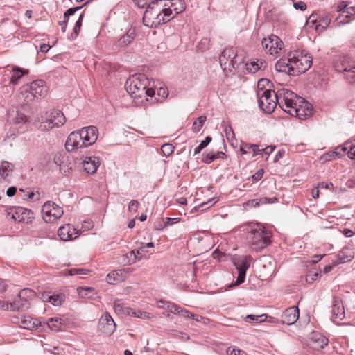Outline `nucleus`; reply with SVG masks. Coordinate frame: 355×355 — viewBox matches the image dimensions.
Segmentation results:
<instances>
[{
	"mask_svg": "<svg viewBox=\"0 0 355 355\" xmlns=\"http://www.w3.org/2000/svg\"><path fill=\"white\" fill-rule=\"evenodd\" d=\"M275 148V146H268L263 148V146L244 142H242L240 146V151L242 154H252V155H270Z\"/></svg>",
	"mask_w": 355,
	"mask_h": 355,
	"instance_id": "nucleus-10",
	"label": "nucleus"
},
{
	"mask_svg": "<svg viewBox=\"0 0 355 355\" xmlns=\"http://www.w3.org/2000/svg\"><path fill=\"white\" fill-rule=\"evenodd\" d=\"M246 66V70L251 73H255L257 72L259 69H264L266 67V63L265 62H263L262 60H252L250 62H248L245 64Z\"/></svg>",
	"mask_w": 355,
	"mask_h": 355,
	"instance_id": "nucleus-30",
	"label": "nucleus"
},
{
	"mask_svg": "<svg viewBox=\"0 0 355 355\" xmlns=\"http://www.w3.org/2000/svg\"><path fill=\"white\" fill-rule=\"evenodd\" d=\"M206 120L207 117L205 116H201L197 118L192 125V130L194 132H198L202 129Z\"/></svg>",
	"mask_w": 355,
	"mask_h": 355,
	"instance_id": "nucleus-38",
	"label": "nucleus"
},
{
	"mask_svg": "<svg viewBox=\"0 0 355 355\" xmlns=\"http://www.w3.org/2000/svg\"><path fill=\"white\" fill-rule=\"evenodd\" d=\"M277 199L276 198H270L264 197V198H260L259 200L253 199V200L249 201L248 204L250 205L251 206L257 207V206H259V204L272 203V202L277 201Z\"/></svg>",
	"mask_w": 355,
	"mask_h": 355,
	"instance_id": "nucleus-37",
	"label": "nucleus"
},
{
	"mask_svg": "<svg viewBox=\"0 0 355 355\" xmlns=\"http://www.w3.org/2000/svg\"><path fill=\"white\" fill-rule=\"evenodd\" d=\"M164 9L167 15H168V21L173 19L177 15L182 12L186 8L185 2L183 0L169 1L164 6Z\"/></svg>",
	"mask_w": 355,
	"mask_h": 355,
	"instance_id": "nucleus-13",
	"label": "nucleus"
},
{
	"mask_svg": "<svg viewBox=\"0 0 355 355\" xmlns=\"http://www.w3.org/2000/svg\"><path fill=\"white\" fill-rule=\"evenodd\" d=\"M139 205V203L137 200H132L130 202H129V205H128V210L130 211V212H136L137 210V208Z\"/></svg>",
	"mask_w": 355,
	"mask_h": 355,
	"instance_id": "nucleus-59",
	"label": "nucleus"
},
{
	"mask_svg": "<svg viewBox=\"0 0 355 355\" xmlns=\"http://www.w3.org/2000/svg\"><path fill=\"white\" fill-rule=\"evenodd\" d=\"M198 49L201 51H206L207 49H209V41L207 38L205 37V38H202L198 45Z\"/></svg>",
	"mask_w": 355,
	"mask_h": 355,
	"instance_id": "nucleus-49",
	"label": "nucleus"
},
{
	"mask_svg": "<svg viewBox=\"0 0 355 355\" xmlns=\"http://www.w3.org/2000/svg\"><path fill=\"white\" fill-rule=\"evenodd\" d=\"M17 98L18 101L23 104L31 103L35 99L31 90L25 89V85L20 88Z\"/></svg>",
	"mask_w": 355,
	"mask_h": 355,
	"instance_id": "nucleus-26",
	"label": "nucleus"
},
{
	"mask_svg": "<svg viewBox=\"0 0 355 355\" xmlns=\"http://www.w3.org/2000/svg\"><path fill=\"white\" fill-rule=\"evenodd\" d=\"M135 37V30L129 29L126 34L123 35L117 42V45L121 47L125 46L129 44Z\"/></svg>",
	"mask_w": 355,
	"mask_h": 355,
	"instance_id": "nucleus-32",
	"label": "nucleus"
},
{
	"mask_svg": "<svg viewBox=\"0 0 355 355\" xmlns=\"http://www.w3.org/2000/svg\"><path fill=\"white\" fill-rule=\"evenodd\" d=\"M354 253L349 248H344L339 252L337 260L334 262V266L351 261L354 257Z\"/></svg>",
	"mask_w": 355,
	"mask_h": 355,
	"instance_id": "nucleus-25",
	"label": "nucleus"
},
{
	"mask_svg": "<svg viewBox=\"0 0 355 355\" xmlns=\"http://www.w3.org/2000/svg\"><path fill=\"white\" fill-rule=\"evenodd\" d=\"M146 247L142 245L139 249L137 250L135 254L137 255V259L140 260L146 253Z\"/></svg>",
	"mask_w": 355,
	"mask_h": 355,
	"instance_id": "nucleus-64",
	"label": "nucleus"
},
{
	"mask_svg": "<svg viewBox=\"0 0 355 355\" xmlns=\"http://www.w3.org/2000/svg\"><path fill=\"white\" fill-rule=\"evenodd\" d=\"M355 155V141L345 142L343 146L336 147L331 153H324L322 155Z\"/></svg>",
	"mask_w": 355,
	"mask_h": 355,
	"instance_id": "nucleus-15",
	"label": "nucleus"
},
{
	"mask_svg": "<svg viewBox=\"0 0 355 355\" xmlns=\"http://www.w3.org/2000/svg\"><path fill=\"white\" fill-rule=\"evenodd\" d=\"M277 98L279 106L291 116L303 120L311 115V105L292 91L279 89Z\"/></svg>",
	"mask_w": 355,
	"mask_h": 355,
	"instance_id": "nucleus-2",
	"label": "nucleus"
},
{
	"mask_svg": "<svg viewBox=\"0 0 355 355\" xmlns=\"http://www.w3.org/2000/svg\"><path fill=\"white\" fill-rule=\"evenodd\" d=\"M51 112H40L36 117L34 121H36L37 123H40L50 119Z\"/></svg>",
	"mask_w": 355,
	"mask_h": 355,
	"instance_id": "nucleus-47",
	"label": "nucleus"
},
{
	"mask_svg": "<svg viewBox=\"0 0 355 355\" xmlns=\"http://www.w3.org/2000/svg\"><path fill=\"white\" fill-rule=\"evenodd\" d=\"M51 121L53 122V126H61L65 123V116L62 112L59 110L51 111V115H49Z\"/></svg>",
	"mask_w": 355,
	"mask_h": 355,
	"instance_id": "nucleus-28",
	"label": "nucleus"
},
{
	"mask_svg": "<svg viewBox=\"0 0 355 355\" xmlns=\"http://www.w3.org/2000/svg\"><path fill=\"white\" fill-rule=\"evenodd\" d=\"M98 166V157H85V159L83 161V168L87 173H95Z\"/></svg>",
	"mask_w": 355,
	"mask_h": 355,
	"instance_id": "nucleus-21",
	"label": "nucleus"
},
{
	"mask_svg": "<svg viewBox=\"0 0 355 355\" xmlns=\"http://www.w3.org/2000/svg\"><path fill=\"white\" fill-rule=\"evenodd\" d=\"M99 325L101 327L103 331L107 335L112 334L116 329V324L107 313L103 314L99 320Z\"/></svg>",
	"mask_w": 355,
	"mask_h": 355,
	"instance_id": "nucleus-16",
	"label": "nucleus"
},
{
	"mask_svg": "<svg viewBox=\"0 0 355 355\" xmlns=\"http://www.w3.org/2000/svg\"><path fill=\"white\" fill-rule=\"evenodd\" d=\"M216 202L217 200H216L215 198H212L199 204L198 207L202 208V209H207V208L212 207Z\"/></svg>",
	"mask_w": 355,
	"mask_h": 355,
	"instance_id": "nucleus-51",
	"label": "nucleus"
},
{
	"mask_svg": "<svg viewBox=\"0 0 355 355\" xmlns=\"http://www.w3.org/2000/svg\"><path fill=\"white\" fill-rule=\"evenodd\" d=\"M163 155H171L174 151V146L170 144H166L161 147Z\"/></svg>",
	"mask_w": 355,
	"mask_h": 355,
	"instance_id": "nucleus-48",
	"label": "nucleus"
},
{
	"mask_svg": "<svg viewBox=\"0 0 355 355\" xmlns=\"http://www.w3.org/2000/svg\"><path fill=\"white\" fill-rule=\"evenodd\" d=\"M330 21L331 19L327 16L320 18L318 24L316 26V30H324L329 25Z\"/></svg>",
	"mask_w": 355,
	"mask_h": 355,
	"instance_id": "nucleus-42",
	"label": "nucleus"
},
{
	"mask_svg": "<svg viewBox=\"0 0 355 355\" xmlns=\"http://www.w3.org/2000/svg\"><path fill=\"white\" fill-rule=\"evenodd\" d=\"M261 45L266 53L277 56L282 51L284 44L279 37L271 35L269 37L262 40Z\"/></svg>",
	"mask_w": 355,
	"mask_h": 355,
	"instance_id": "nucleus-9",
	"label": "nucleus"
},
{
	"mask_svg": "<svg viewBox=\"0 0 355 355\" xmlns=\"http://www.w3.org/2000/svg\"><path fill=\"white\" fill-rule=\"evenodd\" d=\"M312 338L317 339L316 343L317 345L315 347H320L321 349L324 348L325 346L328 344V340L324 336L318 334V333H313L312 336Z\"/></svg>",
	"mask_w": 355,
	"mask_h": 355,
	"instance_id": "nucleus-39",
	"label": "nucleus"
},
{
	"mask_svg": "<svg viewBox=\"0 0 355 355\" xmlns=\"http://www.w3.org/2000/svg\"><path fill=\"white\" fill-rule=\"evenodd\" d=\"M69 157H54V162L59 166L61 173L67 174L71 170V167L69 166Z\"/></svg>",
	"mask_w": 355,
	"mask_h": 355,
	"instance_id": "nucleus-29",
	"label": "nucleus"
},
{
	"mask_svg": "<svg viewBox=\"0 0 355 355\" xmlns=\"http://www.w3.org/2000/svg\"><path fill=\"white\" fill-rule=\"evenodd\" d=\"M83 15H80L78 19L76 21V24H75V26H74V28H73V31H74V33L76 35H78L80 31V28H81V26H82V22H83Z\"/></svg>",
	"mask_w": 355,
	"mask_h": 355,
	"instance_id": "nucleus-56",
	"label": "nucleus"
},
{
	"mask_svg": "<svg viewBox=\"0 0 355 355\" xmlns=\"http://www.w3.org/2000/svg\"><path fill=\"white\" fill-rule=\"evenodd\" d=\"M31 215H33V212L30 209L21 207L15 208L14 213L8 214L11 218L18 222H24L26 219H29Z\"/></svg>",
	"mask_w": 355,
	"mask_h": 355,
	"instance_id": "nucleus-20",
	"label": "nucleus"
},
{
	"mask_svg": "<svg viewBox=\"0 0 355 355\" xmlns=\"http://www.w3.org/2000/svg\"><path fill=\"white\" fill-rule=\"evenodd\" d=\"M332 316L334 320H342L345 318V308L340 299H334L332 306Z\"/></svg>",
	"mask_w": 355,
	"mask_h": 355,
	"instance_id": "nucleus-22",
	"label": "nucleus"
},
{
	"mask_svg": "<svg viewBox=\"0 0 355 355\" xmlns=\"http://www.w3.org/2000/svg\"><path fill=\"white\" fill-rule=\"evenodd\" d=\"M312 62L313 58L307 51L293 50L276 62L275 69L279 72L295 76L309 69Z\"/></svg>",
	"mask_w": 355,
	"mask_h": 355,
	"instance_id": "nucleus-1",
	"label": "nucleus"
},
{
	"mask_svg": "<svg viewBox=\"0 0 355 355\" xmlns=\"http://www.w3.org/2000/svg\"><path fill=\"white\" fill-rule=\"evenodd\" d=\"M148 83V79L144 74H135L126 80L125 87L130 95L142 98Z\"/></svg>",
	"mask_w": 355,
	"mask_h": 355,
	"instance_id": "nucleus-6",
	"label": "nucleus"
},
{
	"mask_svg": "<svg viewBox=\"0 0 355 355\" xmlns=\"http://www.w3.org/2000/svg\"><path fill=\"white\" fill-rule=\"evenodd\" d=\"M246 319L255 321L256 322H261L266 319V315L263 314L261 315H248L246 316Z\"/></svg>",
	"mask_w": 355,
	"mask_h": 355,
	"instance_id": "nucleus-53",
	"label": "nucleus"
},
{
	"mask_svg": "<svg viewBox=\"0 0 355 355\" xmlns=\"http://www.w3.org/2000/svg\"><path fill=\"white\" fill-rule=\"evenodd\" d=\"M318 275H319V273L317 272H311V273L307 275L306 277V282L309 284H312L314 281L318 279Z\"/></svg>",
	"mask_w": 355,
	"mask_h": 355,
	"instance_id": "nucleus-61",
	"label": "nucleus"
},
{
	"mask_svg": "<svg viewBox=\"0 0 355 355\" xmlns=\"http://www.w3.org/2000/svg\"><path fill=\"white\" fill-rule=\"evenodd\" d=\"M341 67H337V70L343 71L345 78L350 83H355V66L347 62V59L344 58L342 61Z\"/></svg>",
	"mask_w": 355,
	"mask_h": 355,
	"instance_id": "nucleus-19",
	"label": "nucleus"
},
{
	"mask_svg": "<svg viewBox=\"0 0 355 355\" xmlns=\"http://www.w3.org/2000/svg\"><path fill=\"white\" fill-rule=\"evenodd\" d=\"M78 294L81 297H86L87 295H88L89 293H91V292L94 291V288H92V287L78 288Z\"/></svg>",
	"mask_w": 355,
	"mask_h": 355,
	"instance_id": "nucleus-57",
	"label": "nucleus"
},
{
	"mask_svg": "<svg viewBox=\"0 0 355 355\" xmlns=\"http://www.w3.org/2000/svg\"><path fill=\"white\" fill-rule=\"evenodd\" d=\"M182 309V308H181L178 304H175L171 302V305H170V309L168 311H170L174 314H180Z\"/></svg>",
	"mask_w": 355,
	"mask_h": 355,
	"instance_id": "nucleus-62",
	"label": "nucleus"
},
{
	"mask_svg": "<svg viewBox=\"0 0 355 355\" xmlns=\"http://www.w3.org/2000/svg\"><path fill=\"white\" fill-rule=\"evenodd\" d=\"M119 271H113L109 273L106 277V281L110 284H114L119 280Z\"/></svg>",
	"mask_w": 355,
	"mask_h": 355,
	"instance_id": "nucleus-44",
	"label": "nucleus"
},
{
	"mask_svg": "<svg viewBox=\"0 0 355 355\" xmlns=\"http://www.w3.org/2000/svg\"><path fill=\"white\" fill-rule=\"evenodd\" d=\"M149 315L150 314L147 312H142L141 311H136L132 309L131 314L130 315H133L135 317L140 318H149Z\"/></svg>",
	"mask_w": 355,
	"mask_h": 355,
	"instance_id": "nucleus-55",
	"label": "nucleus"
},
{
	"mask_svg": "<svg viewBox=\"0 0 355 355\" xmlns=\"http://www.w3.org/2000/svg\"><path fill=\"white\" fill-rule=\"evenodd\" d=\"M88 272V270H85L83 268H71L69 270V274L70 275H87Z\"/></svg>",
	"mask_w": 355,
	"mask_h": 355,
	"instance_id": "nucleus-52",
	"label": "nucleus"
},
{
	"mask_svg": "<svg viewBox=\"0 0 355 355\" xmlns=\"http://www.w3.org/2000/svg\"><path fill=\"white\" fill-rule=\"evenodd\" d=\"M0 309L4 310V311H13L12 302L8 303V302L0 300Z\"/></svg>",
	"mask_w": 355,
	"mask_h": 355,
	"instance_id": "nucleus-58",
	"label": "nucleus"
},
{
	"mask_svg": "<svg viewBox=\"0 0 355 355\" xmlns=\"http://www.w3.org/2000/svg\"><path fill=\"white\" fill-rule=\"evenodd\" d=\"M40 322L35 318H24L21 320L20 326L26 329L32 330L37 328Z\"/></svg>",
	"mask_w": 355,
	"mask_h": 355,
	"instance_id": "nucleus-31",
	"label": "nucleus"
},
{
	"mask_svg": "<svg viewBox=\"0 0 355 355\" xmlns=\"http://www.w3.org/2000/svg\"><path fill=\"white\" fill-rule=\"evenodd\" d=\"M32 295H33V292L31 290H21L19 293L17 297L15 298L13 302H12V311H24L28 309L30 307V302L25 297H31Z\"/></svg>",
	"mask_w": 355,
	"mask_h": 355,
	"instance_id": "nucleus-12",
	"label": "nucleus"
},
{
	"mask_svg": "<svg viewBox=\"0 0 355 355\" xmlns=\"http://www.w3.org/2000/svg\"><path fill=\"white\" fill-rule=\"evenodd\" d=\"M98 130L96 126L82 128L71 132L66 141L65 148L68 152H73L94 144L98 139Z\"/></svg>",
	"mask_w": 355,
	"mask_h": 355,
	"instance_id": "nucleus-3",
	"label": "nucleus"
},
{
	"mask_svg": "<svg viewBox=\"0 0 355 355\" xmlns=\"http://www.w3.org/2000/svg\"><path fill=\"white\" fill-rule=\"evenodd\" d=\"M278 93L279 89L276 93H273L272 94L270 89L259 88L257 92V96L258 98L259 107L266 113L272 112L277 105H279L277 98Z\"/></svg>",
	"mask_w": 355,
	"mask_h": 355,
	"instance_id": "nucleus-7",
	"label": "nucleus"
},
{
	"mask_svg": "<svg viewBox=\"0 0 355 355\" xmlns=\"http://www.w3.org/2000/svg\"><path fill=\"white\" fill-rule=\"evenodd\" d=\"M236 57V53L233 47L227 48L221 53L219 62L221 66H234V60Z\"/></svg>",
	"mask_w": 355,
	"mask_h": 355,
	"instance_id": "nucleus-18",
	"label": "nucleus"
},
{
	"mask_svg": "<svg viewBox=\"0 0 355 355\" xmlns=\"http://www.w3.org/2000/svg\"><path fill=\"white\" fill-rule=\"evenodd\" d=\"M53 122L51 121V119L47 120V121H45L44 122H42L40 123H37L36 121H34L33 122V124L38 128L40 129V130L42 131H49L50 130H51L54 126L52 123Z\"/></svg>",
	"mask_w": 355,
	"mask_h": 355,
	"instance_id": "nucleus-41",
	"label": "nucleus"
},
{
	"mask_svg": "<svg viewBox=\"0 0 355 355\" xmlns=\"http://www.w3.org/2000/svg\"><path fill=\"white\" fill-rule=\"evenodd\" d=\"M170 305H171V302L168 301L161 300L157 302V306L160 309H166L169 311Z\"/></svg>",
	"mask_w": 355,
	"mask_h": 355,
	"instance_id": "nucleus-60",
	"label": "nucleus"
},
{
	"mask_svg": "<svg viewBox=\"0 0 355 355\" xmlns=\"http://www.w3.org/2000/svg\"><path fill=\"white\" fill-rule=\"evenodd\" d=\"M46 300L51 302L52 304L55 306H58L61 304V302L62 300V296L58 295H47Z\"/></svg>",
	"mask_w": 355,
	"mask_h": 355,
	"instance_id": "nucleus-45",
	"label": "nucleus"
},
{
	"mask_svg": "<svg viewBox=\"0 0 355 355\" xmlns=\"http://www.w3.org/2000/svg\"><path fill=\"white\" fill-rule=\"evenodd\" d=\"M355 15V7L351 6L347 7L343 14H340L338 17L336 18L338 24H345L349 22V19Z\"/></svg>",
	"mask_w": 355,
	"mask_h": 355,
	"instance_id": "nucleus-27",
	"label": "nucleus"
},
{
	"mask_svg": "<svg viewBox=\"0 0 355 355\" xmlns=\"http://www.w3.org/2000/svg\"><path fill=\"white\" fill-rule=\"evenodd\" d=\"M299 309L297 306H292L284 311L282 315V322L291 325L294 324L299 318Z\"/></svg>",
	"mask_w": 355,
	"mask_h": 355,
	"instance_id": "nucleus-17",
	"label": "nucleus"
},
{
	"mask_svg": "<svg viewBox=\"0 0 355 355\" xmlns=\"http://www.w3.org/2000/svg\"><path fill=\"white\" fill-rule=\"evenodd\" d=\"M263 173V169H259L251 178L253 180L258 181L262 178Z\"/></svg>",
	"mask_w": 355,
	"mask_h": 355,
	"instance_id": "nucleus-63",
	"label": "nucleus"
},
{
	"mask_svg": "<svg viewBox=\"0 0 355 355\" xmlns=\"http://www.w3.org/2000/svg\"><path fill=\"white\" fill-rule=\"evenodd\" d=\"M114 309L116 313L130 315L132 311L130 308L126 306L119 300L114 301Z\"/></svg>",
	"mask_w": 355,
	"mask_h": 355,
	"instance_id": "nucleus-34",
	"label": "nucleus"
},
{
	"mask_svg": "<svg viewBox=\"0 0 355 355\" xmlns=\"http://www.w3.org/2000/svg\"><path fill=\"white\" fill-rule=\"evenodd\" d=\"M64 211L62 208L58 206L53 201L46 202L42 207V218L46 223H53L61 218Z\"/></svg>",
	"mask_w": 355,
	"mask_h": 355,
	"instance_id": "nucleus-8",
	"label": "nucleus"
},
{
	"mask_svg": "<svg viewBox=\"0 0 355 355\" xmlns=\"http://www.w3.org/2000/svg\"><path fill=\"white\" fill-rule=\"evenodd\" d=\"M164 12L162 0L152 1L148 4L144 14V25L149 28H153L168 22V15Z\"/></svg>",
	"mask_w": 355,
	"mask_h": 355,
	"instance_id": "nucleus-5",
	"label": "nucleus"
},
{
	"mask_svg": "<svg viewBox=\"0 0 355 355\" xmlns=\"http://www.w3.org/2000/svg\"><path fill=\"white\" fill-rule=\"evenodd\" d=\"M212 138L210 136L206 137L205 139L202 141L200 144L194 148L193 153L194 155L198 154L200 151L205 148L211 141Z\"/></svg>",
	"mask_w": 355,
	"mask_h": 355,
	"instance_id": "nucleus-43",
	"label": "nucleus"
},
{
	"mask_svg": "<svg viewBox=\"0 0 355 355\" xmlns=\"http://www.w3.org/2000/svg\"><path fill=\"white\" fill-rule=\"evenodd\" d=\"M46 324L48 327L55 331H58L62 329L64 325L63 320L61 318H51L47 320Z\"/></svg>",
	"mask_w": 355,
	"mask_h": 355,
	"instance_id": "nucleus-33",
	"label": "nucleus"
},
{
	"mask_svg": "<svg viewBox=\"0 0 355 355\" xmlns=\"http://www.w3.org/2000/svg\"><path fill=\"white\" fill-rule=\"evenodd\" d=\"M272 234L262 225L256 223L249 226L247 239L252 250L259 252L270 243Z\"/></svg>",
	"mask_w": 355,
	"mask_h": 355,
	"instance_id": "nucleus-4",
	"label": "nucleus"
},
{
	"mask_svg": "<svg viewBox=\"0 0 355 355\" xmlns=\"http://www.w3.org/2000/svg\"><path fill=\"white\" fill-rule=\"evenodd\" d=\"M25 89L31 90L35 98L44 97L47 94V87L42 80H37L31 84L25 85Z\"/></svg>",
	"mask_w": 355,
	"mask_h": 355,
	"instance_id": "nucleus-14",
	"label": "nucleus"
},
{
	"mask_svg": "<svg viewBox=\"0 0 355 355\" xmlns=\"http://www.w3.org/2000/svg\"><path fill=\"white\" fill-rule=\"evenodd\" d=\"M28 122V118L27 116L22 114V113H17L15 119V123L16 125H26Z\"/></svg>",
	"mask_w": 355,
	"mask_h": 355,
	"instance_id": "nucleus-46",
	"label": "nucleus"
},
{
	"mask_svg": "<svg viewBox=\"0 0 355 355\" xmlns=\"http://www.w3.org/2000/svg\"><path fill=\"white\" fill-rule=\"evenodd\" d=\"M19 131L17 130L16 128H11L6 134L5 139H3L4 145L12 146V141L15 140Z\"/></svg>",
	"mask_w": 355,
	"mask_h": 355,
	"instance_id": "nucleus-35",
	"label": "nucleus"
},
{
	"mask_svg": "<svg viewBox=\"0 0 355 355\" xmlns=\"http://www.w3.org/2000/svg\"><path fill=\"white\" fill-rule=\"evenodd\" d=\"M14 168L15 166L12 163L3 161L0 164V177L9 182V178L11 177Z\"/></svg>",
	"mask_w": 355,
	"mask_h": 355,
	"instance_id": "nucleus-24",
	"label": "nucleus"
},
{
	"mask_svg": "<svg viewBox=\"0 0 355 355\" xmlns=\"http://www.w3.org/2000/svg\"><path fill=\"white\" fill-rule=\"evenodd\" d=\"M81 7H76V8H71L68 9L64 13V19L62 21H67V23L68 22L69 17L71 15H73L75 14V12L78 10Z\"/></svg>",
	"mask_w": 355,
	"mask_h": 355,
	"instance_id": "nucleus-54",
	"label": "nucleus"
},
{
	"mask_svg": "<svg viewBox=\"0 0 355 355\" xmlns=\"http://www.w3.org/2000/svg\"><path fill=\"white\" fill-rule=\"evenodd\" d=\"M251 260V257H245L234 261V266L238 270V277L234 282H232L231 284L229 285L230 288L232 287L233 286L240 285L244 282L246 275V270L249 268L250 266Z\"/></svg>",
	"mask_w": 355,
	"mask_h": 355,
	"instance_id": "nucleus-11",
	"label": "nucleus"
},
{
	"mask_svg": "<svg viewBox=\"0 0 355 355\" xmlns=\"http://www.w3.org/2000/svg\"><path fill=\"white\" fill-rule=\"evenodd\" d=\"M125 258L128 259L126 263L128 264L135 263L137 259V255L135 254V250H132L125 255Z\"/></svg>",
	"mask_w": 355,
	"mask_h": 355,
	"instance_id": "nucleus-50",
	"label": "nucleus"
},
{
	"mask_svg": "<svg viewBox=\"0 0 355 355\" xmlns=\"http://www.w3.org/2000/svg\"><path fill=\"white\" fill-rule=\"evenodd\" d=\"M180 314L185 318H191L197 322H202L203 320H205V318H203L202 316L197 314H193L191 312L184 309H182Z\"/></svg>",
	"mask_w": 355,
	"mask_h": 355,
	"instance_id": "nucleus-40",
	"label": "nucleus"
},
{
	"mask_svg": "<svg viewBox=\"0 0 355 355\" xmlns=\"http://www.w3.org/2000/svg\"><path fill=\"white\" fill-rule=\"evenodd\" d=\"M69 225L62 226L58 229V233L62 240L68 241L73 239L72 234L69 232Z\"/></svg>",
	"mask_w": 355,
	"mask_h": 355,
	"instance_id": "nucleus-36",
	"label": "nucleus"
},
{
	"mask_svg": "<svg viewBox=\"0 0 355 355\" xmlns=\"http://www.w3.org/2000/svg\"><path fill=\"white\" fill-rule=\"evenodd\" d=\"M10 84L15 86L19 84L20 80L24 75H27L28 73V70L17 67H12L11 70H10Z\"/></svg>",
	"mask_w": 355,
	"mask_h": 355,
	"instance_id": "nucleus-23",
	"label": "nucleus"
}]
</instances>
